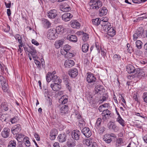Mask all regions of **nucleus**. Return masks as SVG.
Wrapping results in <instances>:
<instances>
[{
    "instance_id": "nucleus-1",
    "label": "nucleus",
    "mask_w": 147,
    "mask_h": 147,
    "mask_svg": "<svg viewBox=\"0 0 147 147\" xmlns=\"http://www.w3.org/2000/svg\"><path fill=\"white\" fill-rule=\"evenodd\" d=\"M90 5V9H98L101 7L102 3L100 0H91Z\"/></svg>"
},
{
    "instance_id": "nucleus-2",
    "label": "nucleus",
    "mask_w": 147,
    "mask_h": 147,
    "mask_svg": "<svg viewBox=\"0 0 147 147\" xmlns=\"http://www.w3.org/2000/svg\"><path fill=\"white\" fill-rule=\"evenodd\" d=\"M126 70L129 74L135 73L139 74V73H142L141 70L139 68L135 69L134 66L131 64H129L127 66Z\"/></svg>"
},
{
    "instance_id": "nucleus-3",
    "label": "nucleus",
    "mask_w": 147,
    "mask_h": 147,
    "mask_svg": "<svg viewBox=\"0 0 147 147\" xmlns=\"http://www.w3.org/2000/svg\"><path fill=\"white\" fill-rule=\"evenodd\" d=\"M47 37L50 40H54L58 37L55 29H50L48 31Z\"/></svg>"
},
{
    "instance_id": "nucleus-4",
    "label": "nucleus",
    "mask_w": 147,
    "mask_h": 147,
    "mask_svg": "<svg viewBox=\"0 0 147 147\" xmlns=\"http://www.w3.org/2000/svg\"><path fill=\"white\" fill-rule=\"evenodd\" d=\"M0 82L2 85L3 90L5 92H7L8 89V85L6 83L5 78L2 76H0Z\"/></svg>"
},
{
    "instance_id": "nucleus-5",
    "label": "nucleus",
    "mask_w": 147,
    "mask_h": 147,
    "mask_svg": "<svg viewBox=\"0 0 147 147\" xmlns=\"http://www.w3.org/2000/svg\"><path fill=\"white\" fill-rule=\"evenodd\" d=\"M86 78V80L89 83H93V84L95 82L96 79L93 74L91 73H88Z\"/></svg>"
},
{
    "instance_id": "nucleus-6",
    "label": "nucleus",
    "mask_w": 147,
    "mask_h": 147,
    "mask_svg": "<svg viewBox=\"0 0 147 147\" xmlns=\"http://www.w3.org/2000/svg\"><path fill=\"white\" fill-rule=\"evenodd\" d=\"M144 33V30L142 28L138 30L133 35V40L135 41L138 38H140L142 36Z\"/></svg>"
},
{
    "instance_id": "nucleus-7",
    "label": "nucleus",
    "mask_w": 147,
    "mask_h": 147,
    "mask_svg": "<svg viewBox=\"0 0 147 147\" xmlns=\"http://www.w3.org/2000/svg\"><path fill=\"white\" fill-rule=\"evenodd\" d=\"M61 10L64 12H68L71 10V8L65 2L61 3L60 7Z\"/></svg>"
},
{
    "instance_id": "nucleus-8",
    "label": "nucleus",
    "mask_w": 147,
    "mask_h": 147,
    "mask_svg": "<svg viewBox=\"0 0 147 147\" xmlns=\"http://www.w3.org/2000/svg\"><path fill=\"white\" fill-rule=\"evenodd\" d=\"M21 130V127L19 124L14 125L11 129V131L13 135L17 134Z\"/></svg>"
},
{
    "instance_id": "nucleus-9",
    "label": "nucleus",
    "mask_w": 147,
    "mask_h": 147,
    "mask_svg": "<svg viewBox=\"0 0 147 147\" xmlns=\"http://www.w3.org/2000/svg\"><path fill=\"white\" fill-rule=\"evenodd\" d=\"M111 111L108 109L103 111L102 113V119L105 120L106 119H109L111 117Z\"/></svg>"
},
{
    "instance_id": "nucleus-10",
    "label": "nucleus",
    "mask_w": 147,
    "mask_h": 147,
    "mask_svg": "<svg viewBox=\"0 0 147 147\" xmlns=\"http://www.w3.org/2000/svg\"><path fill=\"white\" fill-rule=\"evenodd\" d=\"M108 126L109 129L113 130L115 132H117L119 130V127L117 126L114 122L110 121L108 124Z\"/></svg>"
},
{
    "instance_id": "nucleus-11",
    "label": "nucleus",
    "mask_w": 147,
    "mask_h": 147,
    "mask_svg": "<svg viewBox=\"0 0 147 147\" xmlns=\"http://www.w3.org/2000/svg\"><path fill=\"white\" fill-rule=\"evenodd\" d=\"M73 17L72 14L69 13H64L62 16V20L65 21H69L70 19Z\"/></svg>"
},
{
    "instance_id": "nucleus-12",
    "label": "nucleus",
    "mask_w": 147,
    "mask_h": 147,
    "mask_svg": "<svg viewBox=\"0 0 147 147\" xmlns=\"http://www.w3.org/2000/svg\"><path fill=\"white\" fill-rule=\"evenodd\" d=\"M64 42L65 40L63 39H61L57 40L55 43V47L57 49L60 48L64 43Z\"/></svg>"
},
{
    "instance_id": "nucleus-13",
    "label": "nucleus",
    "mask_w": 147,
    "mask_h": 147,
    "mask_svg": "<svg viewBox=\"0 0 147 147\" xmlns=\"http://www.w3.org/2000/svg\"><path fill=\"white\" fill-rule=\"evenodd\" d=\"M59 84L58 83L52 84L50 85V87L54 91H59L61 88V85Z\"/></svg>"
},
{
    "instance_id": "nucleus-14",
    "label": "nucleus",
    "mask_w": 147,
    "mask_h": 147,
    "mask_svg": "<svg viewBox=\"0 0 147 147\" xmlns=\"http://www.w3.org/2000/svg\"><path fill=\"white\" fill-rule=\"evenodd\" d=\"M107 31V34L111 37H113L116 34V31L114 27H111Z\"/></svg>"
},
{
    "instance_id": "nucleus-15",
    "label": "nucleus",
    "mask_w": 147,
    "mask_h": 147,
    "mask_svg": "<svg viewBox=\"0 0 147 147\" xmlns=\"http://www.w3.org/2000/svg\"><path fill=\"white\" fill-rule=\"evenodd\" d=\"M10 129L8 127L5 128L1 132V135L4 138H7L9 136Z\"/></svg>"
},
{
    "instance_id": "nucleus-16",
    "label": "nucleus",
    "mask_w": 147,
    "mask_h": 147,
    "mask_svg": "<svg viewBox=\"0 0 147 147\" xmlns=\"http://www.w3.org/2000/svg\"><path fill=\"white\" fill-rule=\"evenodd\" d=\"M68 97L66 95H65L62 96L59 99V102L62 104H65L68 102Z\"/></svg>"
},
{
    "instance_id": "nucleus-17",
    "label": "nucleus",
    "mask_w": 147,
    "mask_h": 147,
    "mask_svg": "<svg viewBox=\"0 0 147 147\" xmlns=\"http://www.w3.org/2000/svg\"><path fill=\"white\" fill-rule=\"evenodd\" d=\"M99 16H102L107 14L108 10L105 7H103L99 9Z\"/></svg>"
},
{
    "instance_id": "nucleus-18",
    "label": "nucleus",
    "mask_w": 147,
    "mask_h": 147,
    "mask_svg": "<svg viewBox=\"0 0 147 147\" xmlns=\"http://www.w3.org/2000/svg\"><path fill=\"white\" fill-rule=\"evenodd\" d=\"M56 16V11L55 9L50 11L47 14L48 17L51 19L54 18Z\"/></svg>"
},
{
    "instance_id": "nucleus-19",
    "label": "nucleus",
    "mask_w": 147,
    "mask_h": 147,
    "mask_svg": "<svg viewBox=\"0 0 147 147\" xmlns=\"http://www.w3.org/2000/svg\"><path fill=\"white\" fill-rule=\"evenodd\" d=\"M42 22L43 26L46 28H48L51 26V23L47 19H43Z\"/></svg>"
},
{
    "instance_id": "nucleus-20",
    "label": "nucleus",
    "mask_w": 147,
    "mask_h": 147,
    "mask_svg": "<svg viewBox=\"0 0 147 147\" xmlns=\"http://www.w3.org/2000/svg\"><path fill=\"white\" fill-rule=\"evenodd\" d=\"M101 25L104 30L106 32H107L109 29L111 27V24L109 22H107L106 24L102 23Z\"/></svg>"
},
{
    "instance_id": "nucleus-21",
    "label": "nucleus",
    "mask_w": 147,
    "mask_h": 147,
    "mask_svg": "<svg viewBox=\"0 0 147 147\" xmlns=\"http://www.w3.org/2000/svg\"><path fill=\"white\" fill-rule=\"evenodd\" d=\"M64 65L66 67H71L74 65V61L71 59H67L65 61Z\"/></svg>"
},
{
    "instance_id": "nucleus-22",
    "label": "nucleus",
    "mask_w": 147,
    "mask_h": 147,
    "mask_svg": "<svg viewBox=\"0 0 147 147\" xmlns=\"http://www.w3.org/2000/svg\"><path fill=\"white\" fill-rule=\"evenodd\" d=\"M56 31V33L60 34L63 33L65 30V29L62 26H59L57 27L56 29H55Z\"/></svg>"
},
{
    "instance_id": "nucleus-23",
    "label": "nucleus",
    "mask_w": 147,
    "mask_h": 147,
    "mask_svg": "<svg viewBox=\"0 0 147 147\" xmlns=\"http://www.w3.org/2000/svg\"><path fill=\"white\" fill-rule=\"evenodd\" d=\"M61 113L63 115L67 113L68 107L66 105L62 106L60 109Z\"/></svg>"
},
{
    "instance_id": "nucleus-24",
    "label": "nucleus",
    "mask_w": 147,
    "mask_h": 147,
    "mask_svg": "<svg viewBox=\"0 0 147 147\" xmlns=\"http://www.w3.org/2000/svg\"><path fill=\"white\" fill-rule=\"evenodd\" d=\"M52 80L54 82H57V83L60 84L62 82V80L59 79V77L56 75H53L52 77Z\"/></svg>"
},
{
    "instance_id": "nucleus-25",
    "label": "nucleus",
    "mask_w": 147,
    "mask_h": 147,
    "mask_svg": "<svg viewBox=\"0 0 147 147\" xmlns=\"http://www.w3.org/2000/svg\"><path fill=\"white\" fill-rule=\"evenodd\" d=\"M58 134L57 131L56 129H54L51 130L50 132V136L51 137L55 138Z\"/></svg>"
},
{
    "instance_id": "nucleus-26",
    "label": "nucleus",
    "mask_w": 147,
    "mask_h": 147,
    "mask_svg": "<svg viewBox=\"0 0 147 147\" xmlns=\"http://www.w3.org/2000/svg\"><path fill=\"white\" fill-rule=\"evenodd\" d=\"M29 54H30L33 58H34V55L36 53V51L35 48L32 46H30Z\"/></svg>"
},
{
    "instance_id": "nucleus-27",
    "label": "nucleus",
    "mask_w": 147,
    "mask_h": 147,
    "mask_svg": "<svg viewBox=\"0 0 147 147\" xmlns=\"http://www.w3.org/2000/svg\"><path fill=\"white\" fill-rule=\"evenodd\" d=\"M89 45L88 44L86 43L83 44L82 47V50L84 53H86L88 51Z\"/></svg>"
},
{
    "instance_id": "nucleus-28",
    "label": "nucleus",
    "mask_w": 147,
    "mask_h": 147,
    "mask_svg": "<svg viewBox=\"0 0 147 147\" xmlns=\"http://www.w3.org/2000/svg\"><path fill=\"white\" fill-rule=\"evenodd\" d=\"M101 122L102 119L101 118H99L97 119L95 124L94 128L95 129H99L100 127Z\"/></svg>"
},
{
    "instance_id": "nucleus-29",
    "label": "nucleus",
    "mask_w": 147,
    "mask_h": 147,
    "mask_svg": "<svg viewBox=\"0 0 147 147\" xmlns=\"http://www.w3.org/2000/svg\"><path fill=\"white\" fill-rule=\"evenodd\" d=\"M116 121L118 122L121 126L124 127L125 125V123L124 120L121 117H117Z\"/></svg>"
},
{
    "instance_id": "nucleus-30",
    "label": "nucleus",
    "mask_w": 147,
    "mask_h": 147,
    "mask_svg": "<svg viewBox=\"0 0 147 147\" xmlns=\"http://www.w3.org/2000/svg\"><path fill=\"white\" fill-rule=\"evenodd\" d=\"M134 75H129L127 76V78L129 80H131L136 77H138L141 76L142 75V73H139V74H137L136 73H135Z\"/></svg>"
},
{
    "instance_id": "nucleus-31",
    "label": "nucleus",
    "mask_w": 147,
    "mask_h": 147,
    "mask_svg": "<svg viewBox=\"0 0 147 147\" xmlns=\"http://www.w3.org/2000/svg\"><path fill=\"white\" fill-rule=\"evenodd\" d=\"M92 143L91 138L86 139L83 141V144L87 146H89Z\"/></svg>"
},
{
    "instance_id": "nucleus-32",
    "label": "nucleus",
    "mask_w": 147,
    "mask_h": 147,
    "mask_svg": "<svg viewBox=\"0 0 147 147\" xmlns=\"http://www.w3.org/2000/svg\"><path fill=\"white\" fill-rule=\"evenodd\" d=\"M101 20H100L99 18H96L92 20V22L93 24L96 26H98L99 24L101 25Z\"/></svg>"
},
{
    "instance_id": "nucleus-33",
    "label": "nucleus",
    "mask_w": 147,
    "mask_h": 147,
    "mask_svg": "<svg viewBox=\"0 0 147 147\" xmlns=\"http://www.w3.org/2000/svg\"><path fill=\"white\" fill-rule=\"evenodd\" d=\"M71 46L69 45L68 44L65 45L64 46L63 50L61 49V52L62 53V52L63 51V50H64V51L67 53L68 51H69L71 49Z\"/></svg>"
},
{
    "instance_id": "nucleus-34",
    "label": "nucleus",
    "mask_w": 147,
    "mask_h": 147,
    "mask_svg": "<svg viewBox=\"0 0 147 147\" xmlns=\"http://www.w3.org/2000/svg\"><path fill=\"white\" fill-rule=\"evenodd\" d=\"M52 74L50 72H48L46 75V79L47 82H49L52 80Z\"/></svg>"
},
{
    "instance_id": "nucleus-35",
    "label": "nucleus",
    "mask_w": 147,
    "mask_h": 147,
    "mask_svg": "<svg viewBox=\"0 0 147 147\" xmlns=\"http://www.w3.org/2000/svg\"><path fill=\"white\" fill-rule=\"evenodd\" d=\"M104 138H110L111 137L113 138H116V135L113 133H107L104 135Z\"/></svg>"
},
{
    "instance_id": "nucleus-36",
    "label": "nucleus",
    "mask_w": 147,
    "mask_h": 147,
    "mask_svg": "<svg viewBox=\"0 0 147 147\" xmlns=\"http://www.w3.org/2000/svg\"><path fill=\"white\" fill-rule=\"evenodd\" d=\"M103 87L101 85H97V86L95 87V90L96 92L98 93V92H100L103 90Z\"/></svg>"
},
{
    "instance_id": "nucleus-37",
    "label": "nucleus",
    "mask_w": 147,
    "mask_h": 147,
    "mask_svg": "<svg viewBox=\"0 0 147 147\" xmlns=\"http://www.w3.org/2000/svg\"><path fill=\"white\" fill-rule=\"evenodd\" d=\"M89 35L88 33H83L82 36V39L84 41H87L89 38Z\"/></svg>"
},
{
    "instance_id": "nucleus-38",
    "label": "nucleus",
    "mask_w": 147,
    "mask_h": 147,
    "mask_svg": "<svg viewBox=\"0 0 147 147\" xmlns=\"http://www.w3.org/2000/svg\"><path fill=\"white\" fill-rule=\"evenodd\" d=\"M1 107L2 110H3L5 111H7L8 109L7 105L6 103L5 102L1 104Z\"/></svg>"
},
{
    "instance_id": "nucleus-39",
    "label": "nucleus",
    "mask_w": 147,
    "mask_h": 147,
    "mask_svg": "<svg viewBox=\"0 0 147 147\" xmlns=\"http://www.w3.org/2000/svg\"><path fill=\"white\" fill-rule=\"evenodd\" d=\"M142 42L140 40H137L136 41V44L138 49H140L142 48Z\"/></svg>"
},
{
    "instance_id": "nucleus-40",
    "label": "nucleus",
    "mask_w": 147,
    "mask_h": 147,
    "mask_svg": "<svg viewBox=\"0 0 147 147\" xmlns=\"http://www.w3.org/2000/svg\"><path fill=\"white\" fill-rule=\"evenodd\" d=\"M81 27L80 24L77 20H74V28L79 29Z\"/></svg>"
},
{
    "instance_id": "nucleus-41",
    "label": "nucleus",
    "mask_w": 147,
    "mask_h": 147,
    "mask_svg": "<svg viewBox=\"0 0 147 147\" xmlns=\"http://www.w3.org/2000/svg\"><path fill=\"white\" fill-rule=\"evenodd\" d=\"M80 132L77 130H74V138H79L80 135Z\"/></svg>"
},
{
    "instance_id": "nucleus-42",
    "label": "nucleus",
    "mask_w": 147,
    "mask_h": 147,
    "mask_svg": "<svg viewBox=\"0 0 147 147\" xmlns=\"http://www.w3.org/2000/svg\"><path fill=\"white\" fill-rule=\"evenodd\" d=\"M95 47L98 53H99L100 49L101 50L100 44L98 42H96L95 43Z\"/></svg>"
},
{
    "instance_id": "nucleus-43",
    "label": "nucleus",
    "mask_w": 147,
    "mask_h": 147,
    "mask_svg": "<svg viewBox=\"0 0 147 147\" xmlns=\"http://www.w3.org/2000/svg\"><path fill=\"white\" fill-rule=\"evenodd\" d=\"M16 141L11 140L9 142L8 147H16Z\"/></svg>"
},
{
    "instance_id": "nucleus-44",
    "label": "nucleus",
    "mask_w": 147,
    "mask_h": 147,
    "mask_svg": "<svg viewBox=\"0 0 147 147\" xmlns=\"http://www.w3.org/2000/svg\"><path fill=\"white\" fill-rule=\"evenodd\" d=\"M113 58L115 61H119L121 60V57L119 55L115 54L113 56Z\"/></svg>"
},
{
    "instance_id": "nucleus-45",
    "label": "nucleus",
    "mask_w": 147,
    "mask_h": 147,
    "mask_svg": "<svg viewBox=\"0 0 147 147\" xmlns=\"http://www.w3.org/2000/svg\"><path fill=\"white\" fill-rule=\"evenodd\" d=\"M14 135L15 136L14 137H16V138H22L23 137H24V138H28L27 137H26L25 135L21 133L19 134H17Z\"/></svg>"
},
{
    "instance_id": "nucleus-46",
    "label": "nucleus",
    "mask_w": 147,
    "mask_h": 147,
    "mask_svg": "<svg viewBox=\"0 0 147 147\" xmlns=\"http://www.w3.org/2000/svg\"><path fill=\"white\" fill-rule=\"evenodd\" d=\"M67 145L68 147H72L73 146V142L71 138L69 139L67 142Z\"/></svg>"
},
{
    "instance_id": "nucleus-47",
    "label": "nucleus",
    "mask_w": 147,
    "mask_h": 147,
    "mask_svg": "<svg viewBox=\"0 0 147 147\" xmlns=\"http://www.w3.org/2000/svg\"><path fill=\"white\" fill-rule=\"evenodd\" d=\"M105 128L104 127H100L98 129H96L98 130L99 133L100 134H102L105 131Z\"/></svg>"
},
{
    "instance_id": "nucleus-48",
    "label": "nucleus",
    "mask_w": 147,
    "mask_h": 147,
    "mask_svg": "<svg viewBox=\"0 0 147 147\" xmlns=\"http://www.w3.org/2000/svg\"><path fill=\"white\" fill-rule=\"evenodd\" d=\"M79 121L78 125L80 127H83V125L84 123V120L82 119H80L78 120Z\"/></svg>"
},
{
    "instance_id": "nucleus-49",
    "label": "nucleus",
    "mask_w": 147,
    "mask_h": 147,
    "mask_svg": "<svg viewBox=\"0 0 147 147\" xmlns=\"http://www.w3.org/2000/svg\"><path fill=\"white\" fill-rule=\"evenodd\" d=\"M18 120V118L17 117H14L13 118L11 119L10 121L12 123H13L17 122Z\"/></svg>"
},
{
    "instance_id": "nucleus-50",
    "label": "nucleus",
    "mask_w": 147,
    "mask_h": 147,
    "mask_svg": "<svg viewBox=\"0 0 147 147\" xmlns=\"http://www.w3.org/2000/svg\"><path fill=\"white\" fill-rule=\"evenodd\" d=\"M67 39L70 41L74 42V35L72 34L68 35L67 37Z\"/></svg>"
},
{
    "instance_id": "nucleus-51",
    "label": "nucleus",
    "mask_w": 147,
    "mask_h": 147,
    "mask_svg": "<svg viewBox=\"0 0 147 147\" xmlns=\"http://www.w3.org/2000/svg\"><path fill=\"white\" fill-rule=\"evenodd\" d=\"M102 19V20H101V24H102V23L103 24H106L107 22H109L108 21V18L106 17H104Z\"/></svg>"
},
{
    "instance_id": "nucleus-52",
    "label": "nucleus",
    "mask_w": 147,
    "mask_h": 147,
    "mask_svg": "<svg viewBox=\"0 0 147 147\" xmlns=\"http://www.w3.org/2000/svg\"><path fill=\"white\" fill-rule=\"evenodd\" d=\"M65 57L68 58H70L73 57L74 54L70 53L67 52L66 54H65Z\"/></svg>"
},
{
    "instance_id": "nucleus-53",
    "label": "nucleus",
    "mask_w": 147,
    "mask_h": 147,
    "mask_svg": "<svg viewBox=\"0 0 147 147\" xmlns=\"http://www.w3.org/2000/svg\"><path fill=\"white\" fill-rule=\"evenodd\" d=\"M122 138H117L116 140V144L117 145L119 146L122 142Z\"/></svg>"
},
{
    "instance_id": "nucleus-54",
    "label": "nucleus",
    "mask_w": 147,
    "mask_h": 147,
    "mask_svg": "<svg viewBox=\"0 0 147 147\" xmlns=\"http://www.w3.org/2000/svg\"><path fill=\"white\" fill-rule=\"evenodd\" d=\"M25 139H26V138H24L23 140V141L24 143V144L26 146H30V141L28 140H25V141H24Z\"/></svg>"
},
{
    "instance_id": "nucleus-55",
    "label": "nucleus",
    "mask_w": 147,
    "mask_h": 147,
    "mask_svg": "<svg viewBox=\"0 0 147 147\" xmlns=\"http://www.w3.org/2000/svg\"><path fill=\"white\" fill-rule=\"evenodd\" d=\"M143 98L145 102L147 103V92H145L143 93Z\"/></svg>"
},
{
    "instance_id": "nucleus-56",
    "label": "nucleus",
    "mask_w": 147,
    "mask_h": 147,
    "mask_svg": "<svg viewBox=\"0 0 147 147\" xmlns=\"http://www.w3.org/2000/svg\"><path fill=\"white\" fill-rule=\"evenodd\" d=\"M83 134L87 138H89L91 136L92 134L91 131H89L87 133H83Z\"/></svg>"
},
{
    "instance_id": "nucleus-57",
    "label": "nucleus",
    "mask_w": 147,
    "mask_h": 147,
    "mask_svg": "<svg viewBox=\"0 0 147 147\" xmlns=\"http://www.w3.org/2000/svg\"><path fill=\"white\" fill-rule=\"evenodd\" d=\"M86 97L88 100L90 101V100H91V98L92 97V95H90L88 92H86Z\"/></svg>"
},
{
    "instance_id": "nucleus-58",
    "label": "nucleus",
    "mask_w": 147,
    "mask_h": 147,
    "mask_svg": "<svg viewBox=\"0 0 147 147\" xmlns=\"http://www.w3.org/2000/svg\"><path fill=\"white\" fill-rule=\"evenodd\" d=\"M90 130L89 129L88 127L84 128L82 130V132L83 133H86L88 132Z\"/></svg>"
},
{
    "instance_id": "nucleus-59",
    "label": "nucleus",
    "mask_w": 147,
    "mask_h": 147,
    "mask_svg": "<svg viewBox=\"0 0 147 147\" xmlns=\"http://www.w3.org/2000/svg\"><path fill=\"white\" fill-rule=\"evenodd\" d=\"M75 117L78 120L82 118L81 115L79 112L76 113Z\"/></svg>"
},
{
    "instance_id": "nucleus-60",
    "label": "nucleus",
    "mask_w": 147,
    "mask_h": 147,
    "mask_svg": "<svg viewBox=\"0 0 147 147\" xmlns=\"http://www.w3.org/2000/svg\"><path fill=\"white\" fill-rule=\"evenodd\" d=\"M133 98L134 100H135V101H136L137 102H139L138 98L137 96V93H135L133 94Z\"/></svg>"
},
{
    "instance_id": "nucleus-61",
    "label": "nucleus",
    "mask_w": 147,
    "mask_h": 147,
    "mask_svg": "<svg viewBox=\"0 0 147 147\" xmlns=\"http://www.w3.org/2000/svg\"><path fill=\"white\" fill-rule=\"evenodd\" d=\"M103 139L106 143L108 144L110 143L112 141L111 138H103Z\"/></svg>"
},
{
    "instance_id": "nucleus-62",
    "label": "nucleus",
    "mask_w": 147,
    "mask_h": 147,
    "mask_svg": "<svg viewBox=\"0 0 147 147\" xmlns=\"http://www.w3.org/2000/svg\"><path fill=\"white\" fill-rule=\"evenodd\" d=\"M101 105L103 108H107L109 106V103H105Z\"/></svg>"
},
{
    "instance_id": "nucleus-63",
    "label": "nucleus",
    "mask_w": 147,
    "mask_h": 147,
    "mask_svg": "<svg viewBox=\"0 0 147 147\" xmlns=\"http://www.w3.org/2000/svg\"><path fill=\"white\" fill-rule=\"evenodd\" d=\"M5 4L6 8H10L11 7V2L9 1V3H7L6 2H5Z\"/></svg>"
},
{
    "instance_id": "nucleus-64",
    "label": "nucleus",
    "mask_w": 147,
    "mask_h": 147,
    "mask_svg": "<svg viewBox=\"0 0 147 147\" xmlns=\"http://www.w3.org/2000/svg\"><path fill=\"white\" fill-rule=\"evenodd\" d=\"M32 42L33 44H34L36 46H38L39 45V44L38 42L34 39L32 40Z\"/></svg>"
}]
</instances>
